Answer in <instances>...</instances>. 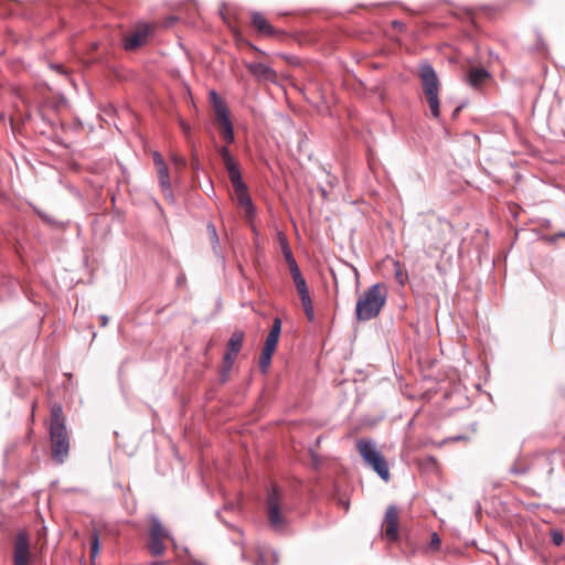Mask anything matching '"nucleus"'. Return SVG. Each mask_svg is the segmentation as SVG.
Masks as SVG:
<instances>
[{
    "label": "nucleus",
    "mask_w": 565,
    "mask_h": 565,
    "mask_svg": "<svg viewBox=\"0 0 565 565\" xmlns=\"http://www.w3.org/2000/svg\"><path fill=\"white\" fill-rule=\"evenodd\" d=\"M387 299V289L383 284H374L358 298L355 316L359 321H369L376 318Z\"/></svg>",
    "instance_id": "f257e3e1"
},
{
    "label": "nucleus",
    "mask_w": 565,
    "mask_h": 565,
    "mask_svg": "<svg viewBox=\"0 0 565 565\" xmlns=\"http://www.w3.org/2000/svg\"><path fill=\"white\" fill-rule=\"evenodd\" d=\"M418 77L420 78L424 95L429 105L431 116L436 119L440 117L439 89L440 82L434 67L424 62L418 65Z\"/></svg>",
    "instance_id": "f03ea898"
},
{
    "label": "nucleus",
    "mask_w": 565,
    "mask_h": 565,
    "mask_svg": "<svg viewBox=\"0 0 565 565\" xmlns=\"http://www.w3.org/2000/svg\"><path fill=\"white\" fill-rule=\"evenodd\" d=\"M356 449L365 463L385 481L390 479V470L383 455L376 449L375 444L371 440L359 439Z\"/></svg>",
    "instance_id": "7ed1b4c3"
},
{
    "label": "nucleus",
    "mask_w": 565,
    "mask_h": 565,
    "mask_svg": "<svg viewBox=\"0 0 565 565\" xmlns=\"http://www.w3.org/2000/svg\"><path fill=\"white\" fill-rule=\"evenodd\" d=\"M266 510L270 527L275 531H282L287 524L284 512V495L276 484L271 487L267 494Z\"/></svg>",
    "instance_id": "20e7f679"
},
{
    "label": "nucleus",
    "mask_w": 565,
    "mask_h": 565,
    "mask_svg": "<svg viewBox=\"0 0 565 565\" xmlns=\"http://www.w3.org/2000/svg\"><path fill=\"white\" fill-rule=\"evenodd\" d=\"M210 102L213 106L215 121L221 129L222 138L227 143H232L234 141V129L225 102L214 90L210 92Z\"/></svg>",
    "instance_id": "39448f33"
},
{
    "label": "nucleus",
    "mask_w": 565,
    "mask_h": 565,
    "mask_svg": "<svg viewBox=\"0 0 565 565\" xmlns=\"http://www.w3.org/2000/svg\"><path fill=\"white\" fill-rule=\"evenodd\" d=\"M51 456L57 463H63L70 452V436L66 427H50Z\"/></svg>",
    "instance_id": "423d86ee"
},
{
    "label": "nucleus",
    "mask_w": 565,
    "mask_h": 565,
    "mask_svg": "<svg viewBox=\"0 0 565 565\" xmlns=\"http://www.w3.org/2000/svg\"><path fill=\"white\" fill-rule=\"evenodd\" d=\"M228 178L233 184L237 203L245 209L247 217L252 218L255 214V207L248 194L247 186L242 179L241 172Z\"/></svg>",
    "instance_id": "0eeeda50"
},
{
    "label": "nucleus",
    "mask_w": 565,
    "mask_h": 565,
    "mask_svg": "<svg viewBox=\"0 0 565 565\" xmlns=\"http://www.w3.org/2000/svg\"><path fill=\"white\" fill-rule=\"evenodd\" d=\"M430 242L434 248L440 249L449 244V235L452 231L450 223L436 220L430 226Z\"/></svg>",
    "instance_id": "6e6552de"
},
{
    "label": "nucleus",
    "mask_w": 565,
    "mask_h": 565,
    "mask_svg": "<svg viewBox=\"0 0 565 565\" xmlns=\"http://www.w3.org/2000/svg\"><path fill=\"white\" fill-rule=\"evenodd\" d=\"M31 561L30 540L25 532H19L14 540L13 564L29 565Z\"/></svg>",
    "instance_id": "1a4fd4ad"
},
{
    "label": "nucleus",
    "mask_w": 565,
    "mask_h": 565,
    "mask_svg": "<svg viewBox=\"0 0 565 565\" xmlns=\"http://www.w3.org/2000/svg\"><path fill=\"white\" fill-rule=\"evenodd\" d=\"M398 522H399L398 509L395 505H390L386 509V512L384 515L383 527H384L385 537L391 542H396L399 537Z\"/></svg>",
    "instance_id": "9d476101"
},
{
    "label": "nucleus",
    "mask_w": 565,
    "mask_h": 565,
    "mask_svg": "<svg viewBox=\"0 0 565 565\" xmlns=\"http://www.w3.org/2000/svg\"><path fill=\"white\" fill-rule=\"evenodd\" d=\"M248 72L253 75V77L259 83H276L277 82V73L270 66L258 63L250 62L245 64Z\"/></svg>",
    "instance_id": "9b49d317"
},
{
    "label": "nucleus",
    "mask_w": 565,
    "mask_h": 565,
    "mask_svg": "<svg viewBox=\"0 0 565 565\" xmlns=\"http://www.w3.org/2000/svg\"><path fill=\"white\" fill-rule=\"evenodd\" d=\"M244 338H245V333L242 330H235L232 333V335L227 342V351L224 355V363L227 369L232 367V365L236 359V355L238 354V352L242 349Z\"/></svg>",
    "instance_id": "f8f14e48"
},
{
    "label": "nucleus",
    "mask_w": 565,
    "mask_h": 565,
    "mask_svg": "<svg viewBox=\"0 0 565 565\" xmlns=\"http://www.w3.org/2000/svg\"><path fill=\"white\" fill-rule=\"evenodd\" d=\"M250 23L253 28L263 36L284 35L282 31L276 30L260 12H250Z\"/></svg>",
    "instance_id": "ddd939ff"
},
{
    "label": "nucleus",
    "mask_w": 565,
    "mask_h": 565,
    "mask_svg": "<svg viewBox=\"0 0 565 565\" xmlns=\"http://www.w3.org/2000/svg\"><path fill=\"white\" fill-rule=\"evenodd\" d=\"M490 78V73L481 67H471L467 75V82L473 88H479Z\"/></svg>",
    "instance_id": "4468645a"
},
{
    "label": "nucleus",
    "mask_w": 565,
    "mask_h": 565,
    "mask_svg": "<svg viewBox=\"0 0 565 565\" xmlns=\"http://www.w3.org/2000/svg\"><path fill=\"white\" fill-rule=\"evenodd\" d=\"M280 332H281V320L279 318H275L273 321L271 329L266 337V341H265L263 349L275 352L278 340H279Z\"/></svg>",
    "instance_id": "2eb2a0df"
},
{
    "label": "nucleus",
    "mask_w": 565,
    "mask_h": 565,
    "mask_svg": "<svg viewBox=\"0 0 565 565\" xmlns=\"http://www.w3.org/2000/svg\"><path fill=\"white\" fill-rule=\"evenodd\" d=\"M149 33V28L145 26L140 30H137L131 35H129L125 41V49L128 51L136 50L137 47L141 46Z\"/></svg>",
    "instance_id": "dca6fc26"
},
{
    "label": "nucleus",
    "mask_w": 565,
    "mask_h": 565,
    "mask_svg": "<svg viewBox=\"0 0 565 565\" xmlns=\"http://www.w3.org/2000/svg\"><path fill=\"white\" fill-rule=\"evenodd\" d=\"M533 470H534L535 475H537V476L542 471H545L544 479L548 480L554 470L553 461H552L551 457L550 456L537 457L533 463Z\"/></svg>",
    "instance_id": "f3484780"
},
{
    "label": "nucleus",
    "mask_w": 565,
    "mask_h": 565,
    "mask_svg": "<svg viewBox=\"0 0 565 565\" xmlns=\"http://www.w3.org/2000/svg\"><path fill=\"white\" fill-rule=\"evenodd\" d=\"M218 153L223 160L228 177L241 172L237 162L234 160L226 146L221 147L218 149Z\"/></svg>",
    "instance_id": "a211bd4d"
},
{
    "label": "nucleus",
    "mask_w": 565,
    "mask_h": 565,
    "mask_svg": "<svg viewBox=\"0 0 565 565\" xmlns=\"http://www.w3.org/2000/svg\"><path fill=\"white\" fill-rule=\"evenodd\" d=\"M160 188L167 198H172L171 183L169 178L168 166H160L156 168Z\"/></svg>",
    "instance_id": "6ab92c4d"
},
{
    "label": "nucleus",
    "mask_w": 565,
    "mask_h": 565,
    "mask_svg": "<svg viewBox=\"0 0 565 565\" xmlns=\"http://www.w3.org/2000/svg\"><path fill=\"white\" fill-rule=\"evenodd\" d=\"M298 295L300 297L301 305H302L303 311L306 313V317L308 318L309 321H312L315 319V311H313V305H312V300H311L308 287L305 289L298 290Z\"/></svg>",
    "instance_id": "aec40b11"
},
{
    "label": "nucleus",
    "mask_w": 565,
    "mask_h": 565,
    "mask_svg": "<svg viewBox=\"0 0 565 565\" xmlns=\"http://www.w3.org/2000/svg\"><path fill=\"white\" fill-rule=\"evenodd\" d=\"M278 237H279V243L281 246L282 255H284V257L288 264L289 270H290L291 268H295V266H298L297 262L292 255L291 248L288 244L286 236L282 233H278Z\"/></svg>",
    "instance_id": "412c9836"
},
{
    "label": "nucleus",
    "mask_w": 565,
    "mask_h": 565,
    "mask_svg": "<svg viewBox=\"0 0 565 565\" xmlns=\"http://www.w3.org/2000/svg\"><path fill=\"white\" fill-rule=\"evenodd\" d=\"M50 427H66L65 419L63 417L62 407L60 405H54L51 408Z\"/></svg>",
    "instance_id": "4be33fe9"
},
{
    "label": "nucleus",
    "mask_w": 565,
    "mask_h": 565,
    "mask_svg": "<svg viewBox=\"0 0 565 565\" xmlns=\"http://www.w3.org/2000/svg\"><path fill=\"white\" fill-rule=\"evenodd\" d=\"M150 539H167L168 532L161 524V522L157 519L152 520L149 529Z\"/></svg>",
    "instance_id": "5701e85b"
},
{
    "label": "nucleus",
    "mask_w": 565,
    "mask_h": 565,
    "mask_svg": "<svg viewBox=\"0 0 565 565\" xmlns=\"http://www.w3.org/2000/svg\"><path fill=\"white\" fill-rule=\"evenodd\" d=\"M290 275L292 277L297 291L308 287L306 279L303 278L298 266H295V268L290 269Z\"/></svg>",
    "instance_id": "b1692460"
},
{
    "label": "nucleus",
    "mask_w": 565,
    "mask_h": 565,
    "mask_svg": "<svg viewBox=\"0 0 565 565\" xmlns=\"http://www.w3.org/2000/svg\"><path fill=\"white\" fill-rule=\"evenodd\" d=\"M164 539H150L149 551L153 556H160L164 553Z\"/></svg>",
    "instance_id": "393cba45"
},
{
    "label": "nucleus",
    "mask_w": 565,
    "mask_h": 565,
    "mask_svg": "<svg viewBox=\"0 0 565 565\" xmlns=\"http://www.w3.org/2000/svg\"><path fill=\"white\" fill-rule=\"evenodd\" d=\"M273 354H274L273 351L263 349L260 358H259V369L262 370V372H264V373L267 372V370L270 365Z\"/></svg>",
    "instance_id": "a878e982"
},
{
    "label": "nucleus",
    "mask_w": 565,
    "mask_h": 565,
    "mask_svg": "<svg viewBox=\"0 0 565 565\" xmlns=\"http://www.w3.org/2000/svg\"><path fill=\"white\" fill-rule=\"evenodd\" d=\"M206 230H207V233H209V236H210L212 248H213L214 252H216V249H217V247L220 245V238H218V235H217V232H216V227L214 226L213 223H207Z\"/></svg>",
    "instance_id": "bb28decb"
},
{
    "label": "nucleus",
    "mask_w": 565,
    "mask_h": 565,
    "mask_svg": "<svg viewBox=\"0 0 565 565\" xmlns=\"http://www.w3.org/2000/svg\"><path fill=\"white\" fill-rule=\"evenodd\" d=\"M99 552V536L94 532L90 537V556L94 558Z\"/></svg>",
    "instance_id": "cd10ccee"
},
{
    "label": "nucleus",
    "mask_w": 565,
    "mask_h": 565,
    "mask_svg": "<svg viewBox=\"0 0 565 565\" xmlns=\"http://www.w3.org/2000/svg\"><path fill=\"white\" fill-rule=\"evenodd\" d=\"M551 540L556 546H559L564 542V536L558 530H553L551 532Z\"/></svg>",
    "instance_id": "c85d7f7f"
},
{
    "label": "nucleus",
    "mask_w": 565,
    "mask_h": 565,
    "mask_svg": "<svg viewBox=\"0 0 565 565\" xmlns=\"http://www.w3.org/2000/svg\"><path fill=\"white\" fill-rule=\"evenodd\" d=\"M530 469L523 463H514L511 467V472L514 475H523V473H526Z\"/></svg>",
    "instance_id": "c756f323"
},
{
    "label": "nucleus",
    "mask_w": 565,
    "mask_h": 565,
    "mask_svg": "<svg viewBox=\"0 0 565 565\" xmlns=\"http://www.w3.org/2000/svg\"><path fill=\"white\" fill-rule=\"evenodd\" d=\"M179 124H180L181 130H182V132L184 134L185 138H186L188 140H190V138H191V126H190V124H189V122H186V121H185V120H183V119H180V120H179Z\"/></svg>",
    "instance_id": "7c9ffc66"
},
{
    "label": "nucleus",
    "mask_w": 565,
    "mask_h": 565,
    "mask_svg": "<svg viewBox=\"0 0 565 565\" xmlns=\"http://www.w3.org/2000/svg\"><path fill=\"white\" fill-rule=\"evenodd\" d=\"M152 159H153V163H154V167L158 168L160 166H166L167 163L164 162L162 156L158 152V151H154L152 153Z\"/></svg>",
    "instance_id": "2f4dec72"
},
{
    "label": "nucleus",
    "mask_w": 565,
    "mask_h": 565,
    "mask_svg": "<svg viewBox=\"0 0 565 565\" xmlns=\"http://www.w3.org/2000/svg\"><path fill=\"white\" fill-rule=\"evenodd\" d=\"M440 545V539L436 532H434L430 536V546L433 548H438Z\"/></svg>",
    "instance_id": "473e14b6"
},
{
    "label": "nucleus",
    "mask_w": 565,
    "mask_h": 565,
    "mask_svg": "<svg viewBox=\"0 0 565 565\" xmlns=\"http://www.w3.org/2000/svg\"><path fill=\"white\" fill-rule=\"evenodd\" d=\"M172 161L179 167H184L186 164L185 159L178 154H172Z\"/></svg>",
    "instance_id": "72a5a7b5"
},
{
    "label": "nucleus",
    "mask_w": 565,
    "mask_h": 565,
    "mask_svg": "<svg viewBox=\"0 0 565 565\" xmlns=\"http://www.w3.org/2000/svg\"><path fill=\"white\" fill-rule=\"evenodd\" d=\"M99 320H100V326L102 327H106L107 326V323H108V317L107 316H105V315L100 316Z\"/></svg>",
    "instance_id": "f704fd0d"
},
{
    "label": "nucleus",
    "mask_w": 565,
    "mask_h": 565,
    "mask_svg": "<svg viewBox=\"0 0 565 565\" xmlns=\"http://www.w3.org/2000/svg\"><path fill=\"white\" fill-rule=\"evenodd\" d=\"M265 554H259V559L257 561L256 565H263L264 564Z\"/></svg>",
    "instance_id": "c9c22d12"
},
{
    "label": "nucleus",
    "mask_w": 565,
    "mask_h": 565,
    "mask_svg": "<svg viewBox=\"0 0 565 565\" xmlns=\"http://www.w3.org/2000/svg\"><path fill=\"white\" fill-rule=\"evenodd\" d=\"M52 68L56 70L57 72L63 73V66H62V65H60V64L52 65Z\"/></svg>",
    "instance_id": "e433bc0d"
},
{
    "label": "nucleus",
    "mask_w": 565,
    "mask_h": 565,
    "mask_svg": "<svg viewBox=\"0 0 565 565\" xmlns=\"http://www.w3.org/2000/svg\"><path fill=\"white\" fill-rule=\"evenodd\" d=\"M250 47H252L255 52H257V53H259V54H265L263 51H260L258 47H256V46H254V45H250Z\"/></svg>",
    "instance_id": "4c0bfd02"
},
{
    "label": "nucleus",
    "mask_w": 565,
    "mask_h": 565,
    "mask_svg": "<svg viewBox=\"0 0 565 565\" xmlns=\"http://www.w3.org/2000/svg\"><path fill=\"white\" fill-rule=\"evenodd\" d=\"M460 109H461L460 107L456 108L455 111H454V116H457L458 113L460 111Z\"/></svg>",
    "instance_id": "58836bf2"
},
{
    "label": "nucleus",
    "mask_w": 565,
    "mask_h": 565,
    "mask_svg": "<svg viewBox=\"0 0 565 565\" xmlns=\"http://www.w3.org/2000/svg\"><path fill=\"white\" fill-rule=\"evenodd\" d=\"M271 557L274 558V564H276L277 563V556L274 553H271Z\"/></svg>",
    "instance_id": "ea45409f"
},
{
    "label": "nucleus",
    "mask_w": 565,
    "mask_h": 565,
    "mask_svg": "<svg viewBox=\"0 0 565 565\" xmlns=\"http://www.w3.org/2000/svg\"><path fill=\"white\" fill-rule=\"evenodd\" d=\"M557 236L558 237H565V233H559Z\"/></svg>",
    "instance_id": "a19ab883"
}]
</instances>
